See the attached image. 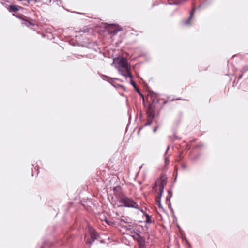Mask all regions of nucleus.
Listing matches in <instances>:
<instances>
[{"label": "nucleus", "mask_w": 248, "mask_h": 248, "mask_svg": "<svg viewBox=\"0 0 248 248\" xmlns=\"http://www.w3.org/2000/svg\"><path fill=\"white\" fill-rule=\"evenodd\" d=\"M119 202L124 204V206L129 208H133L138 209L143 213V210L132 199L127 197H124L120 199Z\"/></svg>", "instance_id": "1"}, {"label": "nucleus", "mask_w": 248, "mask_h": 248, "mask_svg": "<svg viewBox=\"0 0 248 248\" xmlns=\"http://www.w3.org/2000/svg\"><path fill=\"white\" fill-rule=\"evenodd\" d=\"M118 71L119 73L123 76L124 77L126 78L128 77L131 79L133 78V76L130 73V69H124V70L119 68Z\"/></svg>", "instance_id": "2"}, {"label": "nucleus", "mask_w": 248, "mask_h": 248, "mask_svg": "<svg viewBox=\"0 0 248 248\" xmlns=\"http://www.w3.org/2000/svg\"><path fill=\"white\" fill-rule=\"evenodd\" d=\"M167 184V181L165 179H163L159 185V192L158 193V198H161L162 196V194L164 191L165 186Z\"/></svg>", "instance_id": "3"}, {"label": "nucleus", "mask_w": 248, "mask_h": 248, "mask_svg": "<svg viewBox=\"0 0 248 248\" xmlns=\"http://www.w3.org/2000/svg\"><path fill=\"white\" fill-rule=\"evenodd\" d=\"M90 235H91V240L90 241H87V242L90 245H91L96 239H97V237L98 236L97 232L93 230H91Z\"/></svg>", "instance_id": "4"}, {"label": "nucleus", "mask_w": 248, "mask_h": 248, "mask_svg": "<svg viewBox=\"0 0 248 248\" xmlns=\"http://www.w3.org/2000/svg\"><path fill=\"white\" fill-rule=\"evenodd\" d=\"M119 63L121 67L124 69H130V67H129L127 61L124 58L120 59Z\"/></svg>", "instance_id": "5"}, {"label": "nucleus", "mask_w": 248, "mask_h": 248, "mask_svg": "<svg viewBox=\"0 0 248 248\" xmlns=\"http://www.w3.org/2000/svg\"><path fill=\"white\" fill-rule=\"evenodd\" d=\"M195 10H196L195 9L193 8L192 9V11L190 13V16H189L188 18L186 20H184L182 22V24L183 25H190V21L191 19L192 18L193 15L195 13Z\"/></svg>", "instance_id": "6"}, {"label": "nucleus", "mask_w": 248, "mask_h": 248, "mask_svg": "<svg viewBox=\"0 0 248 248\" xmlns=\"http://www.w3.org/2000/svg\"><path fill=\"white\" fill-rule=\"evenodd\" d=\"M186 0H168V3L170 5H178Z\"/></svg>", "instance_id": "7"}, {"label": "nucleus", "mask_w": 248, "mask_h": 248, "mask_svg": "<svg viewBox=\"0 0 248 248\" xmlns=\"http://www.w3.org/2000/svg\"><path fill=\"white\" fill-rule=\"evenodd\" d=\"M22 23L31 29H32L35 25L33 23L26 20H24Z\"/></svg>", "instance_id": "8"}, {"label": "nucleus", "mask_w": 248, "mask_h": 248, "mask_svg": "<svg viewBox=\"0 0 248 248\" xmlns=\"http://www.w3.org/2000/svg\"><path fill=\"white\" fill-rule=\"evenodd\" d=\"M134 227V225L132 227L129 231H128L129 232L132 234L133 236H134V235H136L138 237H141L140 234L135 230Z\"/></svg>", "instance_id": "9"}, {"label": "nucleus", "mask_w": 248, "mask_h": 248, "mask_svg": "<svg viewBox=\"0 0 248 248\" xmlns=\"http://www.w3.org/2000/svg\"><path fill=\"white\" fill-rule=\"evenodd\" d=\"M133 224L130 223L128 225H120V226L125 231H129L130 229L133 226Z\"/></svg>", "instance_id": "10"}, {"label": "nucleus", "mask_w": 248, "mask_h": 248, "mask_svg": "<svg viewBox=\"0 0 248 248\" xmlns=\"http://www.w3.org/2000/svg\"><path fill=\"white\" fill-rule=\"evenodd\" d=\"M18 10V7L17 6L15 5H11L9 7V11L10 12H16Z\"/></svg>", "instance_id": "11"}, {"label": "nucleus", "mask_w": 248, "mask_h": 248, "mask_svg": "<svg viewBox=\"0 0 248 248\" xmlns=\"http://www.w3.org/2000/svg\"><path fill=\"white\" fill-rule=\"evenodd\" d=\"M210 3H211V1L208 2V0H206L204 1V2H203L201 4L199 5L198 7V8H200L201 7H205V6H207V5H209Z\"/></svg>", "instance_id": "12"}, {"label": "nucleus", "mask_w": 248, "mask_h": 248, "mask_svg": "<svg viewBox=\"0 0 248 248\" xmlns=\"http://www.w3.org/2000/svg\"><path fill=\"white\" fill-rule=\"evenodd\" d=\"M122 28L119 26L115 27V29L112 31H111V33L114 34H116L118 31H121Z\"/></svg>", "instance_id": "13"}, {"label": "nucleus", "mask_w": 248, "mask_h": 248, "mask_svg": "<svg viewBox=\"0 0 248 248\" xmlns=\"http://www.w3.org/2000/svg\"><path fill=\"white\" fill-rule=\"evenodd\" d=\"M146 217V222L147 223L151 224L152 223V219L150 216L149 214L146 213L145 214Z\"/></svg>", "instance_id": "14"}, {"label": "nucleus", "mask_w": 248, "mask_h": 248, "mask_svg": "<svg viewBox=\"0 0 248 248\" xmlns=\"http://www.w3.org/2000/svg\"><path fill=\"white\" fill-rule=\"evenodd\" d=\"M36 172V174L37 175L39 172V169L38 166H35L34 169H32V176H33L34 175V172Z\"/></svg>", "instance_id": "15"}, {"label": "nucleus", "mask_w": 248, "mask_h": 248, "mask_svg": "<svg viewBox=\"0 0 248 248\" xmlns=\"http://www.w3.org/2000/svg\"><path fill=\"white\" fill-rule=\"evenodd\" d=\"M157 202L158 203V207L159 208H161V209H163V207L161 205V198H158V193H157Z\"/></svg>", "instance_id": "16"}, {"label": "nucleus", "mask_w": 248, "mask_h": 248, "mask_svg": "<svg viewBox=\"0 0 248 248\" xmlns=\"http://www.w3.org/2000/svg\"><path fill=\"white\" fill-rule=\"evenodd\" d=\"M153 190L154 191V192L156 193L157 192L158 190V182H156L155 183L154 186L153 188Z\"/></svg>", "instance_id": "17"}, {"label": "nucleus", "mask_w": 248, "mask_h": 248, "mask_svg": "<svg viewBox=\"0 0 248 248\" xmlns=\"http://www.w3.org/2000/svg\"><path fill=\"white\" fill-rule=\"evenodd\" d=\"M50 244H48L47 242H44L42 245L41 247V248H46L48 245Z\"/></svg>", "instance_id": "18"}, {"label": "nucleus", "mask_w": 248, "mask_h": 248, "mask_svg": "<svg viewBox=\"0 0 248 248\" xmlns=\"http://www.w3.org/2000/svg\"><path fill=\"white\" fill-rule=\"evenodd\" d=\"M130 82L131 84L132 85V86L134 88L135 90H137V86L135 82L132 80H131Z\"/></svg>", "instance_id": "19"}, {"label": "nucleus", "mask_w": 248, "mask_h": 248, "mask_svg": "<svg viewBox=\"0 0 248 248\" xmlns=\"http://www.w3.org/2000/svg\"><path fill=\"white\" fill-rule=\"evenodd\" d=\"M152 123V120H148L146 123L145 124L144 126H149Z\"/></svg>", "instance_id": "20"}, {"label": "nucleus", "mask_w": 248, "mask_h": 248, "mask_svg": "<svg viewBox=\"0 0 248 248\" xmlns=\"http://www.w3.org/2000/svg\"><path fill=\"white\" fill-rule=\"evenodd\" d=\"M185 241L186 242V244L187 245L186 248H191L190 244L189 243V242L186 238H185Z\"/></svg>", "instance_id": "21"}, {"label": "nucleus", "mask_w": 248, "mask_h": 248, "mask_svg": "<svg viewBox=\"0 0 248 248\" xmlns=\"http://www.w3.org/2000/svg\"><path fill=\"white\" fill-rule=\"evenodd\" d=\"M168 207L170 208V210L172 212V213H174V211H173L172 208L171 207L170 201H169V202L168 203Z\"/></svg>", "instance_id": "22"}, {"label": "nucleus", "mask_w": 248, "mask_h": 248, "mask_svg": "<svg viewBox=\"0 0 248 248\" xmlns=\"http://www.w3.org/2000/svg\"><path fill=\"white\" fill-rule=\"evenodd\" d=\"M170 162L169 156L166 157L165 158V163L166 165H168Z\"/></svg>", "instance_id": "23"}, {"label": "nucleus", "mask_w": 248, "mask_h": 248, "mask_svg": "<svg viewBox=\"0 0 248 248\" xmlns=\"http://www.w3.org/2000/svg\"><path fill=\"white\" fill-rule=\"evenodd\" d=\"M104 221L106 222L108 225H111L112 224V221L108 220L107 218H105Z\"/></svg>", "instance_id": "24"}, {"label": "nucleus", "mask_w": 248, "mask_h": 248, "mask_svg": "<svg viewBox=\"0 0 248 248\" xmlns=\"http://www.w3.org/2000/svg\"><path fill=\"white\" fill-rule=\"evenodd\" d=\"M182 167L184 169H186V168H187L186 164H185V163L182 164Z\"/></svg>", "instance_id": "25"}, {"label": "nucleus", "mask_w": 248, "mask_h": 248, "mask_svg": "<svg viewBox=\"0 0 248 248\" xmlns=\"http://www.w3.org/2000/svg\"><path fill=\"white\" fill-rule=\"evenodd\" d=\"M170 198L171 197H170V196H167L166 197V202H167V203L169 202V201H170Z\"/></svg>", "instance_id": "26"}, {"label": "nucleus", "mask_w": 248, "mask_h": 248, "mask_svg": "<svg viewBox=\"0 0 248 248\" xmlns=\"http://www.w3.org/2000/svg\"><path fill=\"white\" fill-rule=\"evenodd\" d=\"M168 192L170 194V197H172V192L171 190H168Z\"/></svg>", "instance_id": "27"}, {"label": "nucleus", "mask_w": 248, "mask_h": 248, "mask_svg": "<svg viewBox=\"0 0 248 248\" xmlns=\"http://www.w3.org/2000/svg\"><path fill=\"white\" fill-rule=\"evenodd\" d=\"M121 222H125V223H128L127 221H126L125 220H124V219H121Z\"/></svg>", "instance_id": "28"}, {"label": "nucleus", "mask_w": 248, "mask_h": 248, "mask_svg": "<svg viewBox=\"0 0 248 248\" xmlns=\"http://www.w3.org/2000/svg\"><path fill=\"white\" fill-rule=\"evenodd\" d=\"M31 1H34L35 2H37V0H28V2L29 3L30 2H31Z\"/></svg>", "instance_id": "29"}, {"label": "nucleus", "mask_w": 248, "mask_h": 248, "mask_svg": "<svg viewBox=\"0 0 248 248\" xmlns=\"http://www.w3.org/2000/svg\"><path fill=\"white\" fill-rule=\"evenodd\" d=\"M81 31L84 32H87L88 31V29H85L84 30L82 31Z\"/></svg>", "instance_id": "30"}, {"label": "nucleus", "mask_w": 248, "mask_h": 248, "mask_svg": "<svg viewBox=\"0 0 248 248\" xmlns=\"http://www.w3.org/2000/svg\"><path fill=\"white\" fill-rule=\"evenodd\" d=\"M140 94V90L137 87V90H135Z\"/></svg>", "instance_id": "31"}, {"label": "nucleus", "mask_w": 248, "mask_h": 248, "mask_svg": "<svg viewBox=\"0 0 248 248\" xmlns=\"http://www.w3.org/2000/svg\"><path fill=\"white\" fill-rule=\"evenodd\" d=\"M105 218H106V217L105 216H104L103 218H101V220L102 221H104V220L105 219Z\"/></svg>", "instance_id": "32"}, {"label": "nucleus", "mask_w": 248, "mask_h": 248, "mask_svg": "<svg viewBox=\"0 0 248 248\" xmlns=\"http://www.w3.org/2000/svg\"><path fill=\"white\" fill-rule=\"evenodd\" d=\"M117 188H118L117 187H114V189H113L114 191H117Z\"/></svg>", "instance_id": "33"}, {"label": "nucleus", "mask_w": 248, "mask_h": 248, "mask_svg": "<svg viewBox=\"0 0 248 248\" xmlns=\"http://www.w3.org/2000/svg\"><path fill=\"white\" fill-rule=\"evenodd\" d=\"M156 130H157V128H155V129L153 130V132H155L156 131Z\"/></svg>", "instance_id": "34"}, {"label": "nucleus", "mask_w": 248, "mask_h": 248, "mask_svg": "<svg viewBox=\"0 0 248 248\" xmlns=\"http://www.w3.org/2000/svg\"><path fill=\"white\" fill-rule=\"evenodd\" d=\"M169 149V146H168L165 154L167 153V152L168 151Z\"/></svg>", "instance_id": "35"}, {"label": "nucleus", "mask_w": 248, "mask_h": 248, "mask_svg": "<svg viewBox=\"0 0 248 248\" xmlns=\"http://www.w3.org/2000/svg\"><path fill=\"white\" fill-rule=\"evenodd\" d=\"M242 74H241V75H240L239 76V79H240L242 78Z\"/></svg>", "instance_id": "36"}, {"label": "nucleus", "mask_w": 248, "mask_h": 248, "mask_svg": "<svg viewBox=\"0 0 248 248\" xmlns=\"http://www.w3.org/2000/svg\"><path fill=\"white\" fill-rule=\"evenodd\" d=\"M174 171H175V172H177V169L176 167H175V168Z\"/></svg>", "instance_id": "37"}]
</instances>
